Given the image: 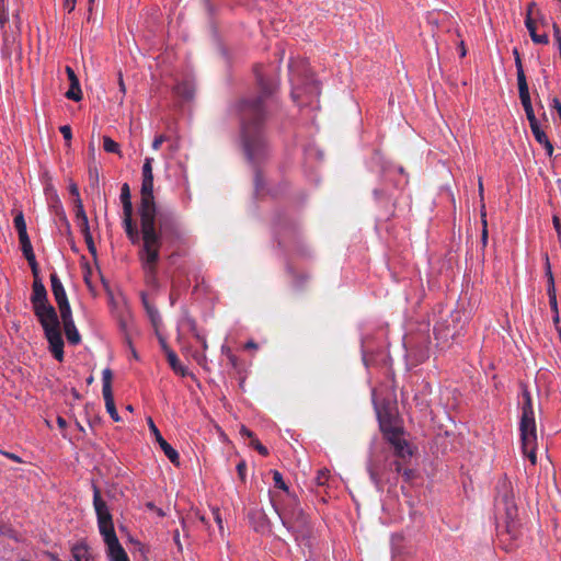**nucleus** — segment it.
<instances>
[{
    "label": "nucleus",
    "mask_w": 561,
    "mask_h": 561,
    "mask_svg": "<svg viewBox=\"0 0 561 561\" xmlns=\"http://www.w3.org/2000/svg\"><path fill=\"white\" fill-rule=\"evenodd\" d=\"M93 506L96 514L98 526L107 548L111 561H129L128 556L115 534L113 517L106 502L101 496L100 489L93 484Z\"/></svg>",
    "instance_id": "obj_4"
},
{
    "label": "nucleus",
    "mask_w": 561,
    "mask_h": 561,
    "mask_svg": "<svg viewBox=\"0 0 561 561\" xmlns=\"http://www.w3.org/2000/svg\"><path fill=\"white\" fill-rule=\"evenodd\" d=\"M59 310L60 324H66L73 321L72 311L69 301L57 304Z\"/></svg>",
    "instance_id": "obj_32"
},
{
    "label": "nucleus",
    "mask_w": 561,
    "mask_h": 561,
    "mask_svg": "<svg viewBox=\"0 0 561 561\" xmlns=\"http://www.w3.org/2000/svg\"><path fill=\"white\" fill-rule=\"evenodd\" d=\"M257 93L243 98L238 103L241 123V144L244 156L253 167L254 194L256 197L268 193L261 165L267 161L271 152L265 131V122L277 106L276 91L278 81L262 72V67L254 68Z\"/></svg>",
    "instance_id": "obj_1"
},
{
    "label": "nucleus",
    "mask_w": 561,
    "mask_h": 561,
    "mask_svg": "<svg viewBox=\"0 0 561 561\" xmlns=\"http://www.w3.org/2000/svg\"><path fill=\"white\" fill-rule=\"evenodd\" d=\"M165 141V137L163 135L157 136L152 141V148L158 150L160 146Z\"/></svg>",
    "instance_id": "obj_53"
},
{
    "label": "nucleus",
    "mask_w": 561,
    "mask_h": 561,
    "mask_svg": "<svg viewBox=\"0 0 561 561\" xmlns=\"http://www.w3.org/2000/svg\"><path fill=\"white\" fill-rule=\"evenodd\" d=\"M147 424L154 436L156 442L159 444L160 448L163 450L167 458L175 466L180 465V456L179 453L162 437L160 431L156 426L152 417H147Z\"/></svg>",
    "instance_id": "obj_16"
},
{
    "label": "nucleus",
    "mask_w": 561,
    "mask_h": 561,
    "mask_svg": "<svg viewBox=\"0 0 561 561\" xmlns=\"http://www.w3.org/2000/svg\"><path fill=\"white\" fill-rule=\"evenodd\" d=\"M553 107L558 111L559 116H561V103L558 99H553Z\"/></svg>",
    "instance_id": "obj_64"
},
{
    "label": "nucleus",
    "mask_w": 561,
    "mask_h": 561,
    "mask_svg": "<svg viewBox=\"0 0 561 561\" xmlns=\"http://www.w3.org/2000/svg\"><path fill=\"white\" fill-rule=\"evenodd\" d=\"M59 130L64 136L65 140L69 142L72 138L71 127L69 125H62L60 126Z\"/></svg>",
    "instance_id": "obj_50"
},
{
    "label": "nucleus",
    "mask_w": 561,
    "mask_h": 561,
    "mask_svg": "<svg viewBox=\"0 0 561 561\" xmlns=\"http://www.w3.org/2000/svg\"><path fill=\"white\" fill-rule=\"evenodd\" d=\"M541 145H543V147H545V149H546V151H547V154H548L549 157H551V156H552V153H553V146H552V144L550 142V140H549V139H547L546 141L541 142Z\"/></svg>",
    "instance_id": "obj_57"
},
{
    "label": "nucleus",
    "mask_w": 561,
    "mask_h": 561,
    "mask_svg": "<svg viewBox=\"0 0 561 561\" xmlns=\"http://www.w3.org/2000/svg\"><path fill=\"white\" fill-rule=\"evenodd\" d=\"M213 515H214V519L218 524L219 528L222 529V519H221L219 510L213 508Z\"/></svg>",
    "instance_id": "obj_56"
},
{
    "label": "nucleus",
    "mask_w": 561,
    "mask_h": 561,
    "mask_svg": "<svg viewBox=\"0 0 561 561\" xmlns=\"http://www.w3.org/2000/svg\"><path fill=\"white\" fill-rule=\"evenodd\" d=\"M495 510L499 534H506L511 539H517L520 533V524L517 518L518 508L512 494L511 485L506 481H502L497 485Z\"/></svg>",
    "instance_id": "obj_5"
},
{
    "label": "nucleus",
    "mask_w": 561,
    "mask_h": 561,
    "mask_svg": "<svg viewBox=\"0 0 561 561\" xmlns=\"http://www.w3.org/2000/svg\"><path fill=\"white\" fill-rule=\"evenodd\" d=\"M139 249H150L160 254V249L165 243L175 247L185 242V230L178 216L170 210H159L148 215V220L140 219Z\"/></svg>",
    "instance_id": "obj_2"
},
{
    "label": "nucleus",
    "mask_w": 561,
    "mask_h": 561,
    "mask_svg": "<svg viewBox=\"0 0 561 561\" xmlns=\"http://www.w3.org/2000/svg\"><path fill=\"white\" fill-rule=\"evenodd\" d=\"M14 227L18 231L19 238L28 236L26 230V222L22 211H19L14 217Z\"/></svg>",
    "instance_id": "obj_34"
},
{
    "label": "nucleus",
    "mask_w": 561,
    "mask_h": 561,
    "mask_svg": "<svg viewBox=\"0 0 561 561\" xmlns=\"http://www.w3.org/2000/svg\"><path fill=\"white\" fill-rule=\"evenodd\" d=\"M248 517L256 531H263L270 526V519L263 510L252 508Z\"/></svg>",
    "instance_id": "obj_22"
},
{
    "label": "nucleus",
    "mask_w": 561,
    "mask_h": 561,
    "mask_svg": "<svg viewBox=\"0 0 561 561\" xmlns=\"http://www.w3.org/2000/svg\"><path fill=\"white\" fill-rule=\"evenodd\" d=\"M75 207H76V216H77L78 220L87 217V214H85L83 205H82V201L80 198L75 199Z\"/></svg>",
    "instance_id": "obj_43"
},
{
    "label": "nucleus",
    "mask_w": 561,
    "mask_h": 561,
    "mask_svg": "<svg viewBox=\"0 0 561 561\" xmlns=\"http://www.w3.org/2000/svg\"><path fill=\"white\" fill-rule=\"evenodd\" d=\"M103 147L106 152L117 153L121 156L119 145L114 141L111 137H103Z\"/></svg>",
    "instance_id": "obj_36"
},
{
    "label": "nucleus",
    "mask_w": 561,
    "mask_h": 561,
    "mask_svg": "<svg viewBox=\"0 0 561 561\" xmlns=\"http://www.w3.org/2000/svg\"><path fill=\"white\" fill-rule=\"evenodd\" d=\"M9 21V13L7 9H0V25L3 27Z\"/></svg>",
    "instance_id": "obj_54"
},
{
    "label": "nucleus",
    "mask_w": 561,
    "mask_h": 561,
    "mask_svg": "<svg viewBox=\"0 0 561 561\" xmlns=\"http://www.w3.org/2000/svg\"><path fill=\"white\" fill-rule=\"evenodd\" d=\"M121 202L123 205V226L126 232L127 238L133 244H138L140 242V233L139 228L137 227L136 221L133 218V203L130 188L127 183H124L121 188Z\"/></svg>",
    "instance_id": "obj_10"
},
{
    "label": "nucleus",
    "mask_w": 561,
    "mask_h": 561,
    "mask_svg": "<svg viewBox=\"0 0 561 561\" xmlns=\"http://www.w3.org/2000/svg\"><path fill=\"white\" fill-rule=\"evenodd\" d=\"M482 225H483V229H482V233H481V243H482V249H484L488 244V224H486V219H485V214H482Z\"/></svg>",
    "instance_id": "obj_45"
},
{
    "label": "nucleus",
    "mask_w": 561,
    "mask_h": 561,
    "mask_svg": "<svg viewBox=\"0 0 561 561\" xmlns=\"http://www.w3.org/2000/svg\"><path fill=\"white\" fill-rule=\"evenodd\" d=\"M142 304L147 311V314L151 321V323L157 327L160 322V314L157 308H154L152 305L149 304L147 297L145 294H142Z\"/></svg>",
    "instance_id": "obj_33"
},
{
    "label": "nucleus",
    "mask_w": 561,
    "mask_h": 561,
    "mask_svg": "<svg viewBox=\"0 0 561 561\" xmlns=\"http://www.w3.org/2000/svg\"><path fill=\"white\" fill-rule=\"evenodd\" d=\"M69 191H70V194H71L72 196H75L76 198H80V197H79V188H78V186H77V184H76V183H71V184H70Z\"/></svg>",
    "instance_id": "obj_60"
},
{
    "label": "nucleus",
    "mask_w": 561,
    "mask_h": 561,
    "mask_svg": "<svg viewBox=\"0 0 561 561\" xmlns=\"http://www.w3.org/2000/svg\"><path fill=\"white\" fill-rule=\"evenodd\" d=\"M547 276H548V296H549V305L552 311L557 312L558 310V302H557V295H556V287H554V279L553 275L550 268V263L547 260Z\"/></svg>",
    "instance_id": "obj_25"
},
{
    "label": "nucleus",
    "mask_w": 561,
    "mask_h": 561,
    "mask_svg": "<svg viewBox=\"0 0 561 561\" xmlns=\"http://www.w3.org/2000/svg\"><path fill=\"white\" fill-rule=\"evenodd\" d=\"M50 284L56 304L69 301L64 285L56 273L50 274Z\"/></svg>",
    "instance_id": "obj_24"
},
{
    "label": "nucleus",
    "mask_w": 561,
    "mask_h": 561,
    "mask_svg": "<svg viewBox=\"0 0 561 561\" xmlns=\"http://www.w3.org/2000/svg\"><path fill=\"white\" fill-rule=\"evenodd\" d=\"M379 427L385 438L393 435L403 434V428L396 424L394 416L389 412L378 411Z\"/></svg>",
    "instance_id": "obj_18"
},
{
    "label": "nucleus",
    "mask_w": 561,
    "mask_h": 561,
    "mask_svg": "<svg viewBox=\"0 0 561 561\" xmlns=\"http://www.w3.org/2000/svg\"><path fill=\"white\" fill-rule=\"evenodd\" d=\"M515 65H516V69H517V82L527 80L524 69H523L520 56H517V59H515Z\"/></svg>",
    "instance_id": "obj_44"
},
{
    "label": "nucleus",
    "mask_w": 561,
    "mask_h": 561,
    "mask_svg": "<svg viewBox=\"0 0 561 561\" xmlns=\"http://www.w3.org/2000/svg\"><path fill=\"white\" fill-rule=\"evenodd\" d=\"M57 424L61 430L67 427V421L62 416H57Z\"/></svg>",
    "instance_id": "obj_62"
},
{
    "label": "nucleus",
    "mask_w": 561,
    "mask_h": 561,
    "mask_svg": "<svg viewBox=\"0 0 561 561\" xmlns=\"http://www.w3.org/2000/svg\"><path fill=\"white\" fill-rule=\"evenodd\" d=\"M152 161V158H146L145 163L142 165V179L153 180Z\"/></svg>",
    "instance_id": "obj_37"
},
{
    "label": "nucleus",
    "mask_w": 561,
    "mask_h": 561,
    "mask_svg": "<svg viewBox=\"0 0 561 561\" xmlns=\"http://www.w3.org/2000/svg\"><path fill=\"white\" fill-rule=\"evenodd\" d=\"M389 462L390 460L387 456L374 455L367 461L369 478L378 491H382L386 484L390 486L398 484L400 473L394 471V466H392V470H389Z\"/></svg>",
    "instance_id": "obj_9"
},
{
    "label": "nucleus",
    "mask_w": 561,
    "mask_h": 561,
    "mask_svg": "<svg viewBox=\"0 0 561 561\" xmlns=\"http://www.w3.org/2000/svg\"><path fill=\"white\" fill-rule=\"evenodd\" d=\"M66 73H67L70 87L65 95L67 99L78 102L82 99V91L80 88L79 79H78L75 70L69 66L66 67Z\"/></svg>",
    "instance_id": "obj_20"
},
{
    "label": "nucleus",
    "mask_w": 561,
    "mask_h": 561,
    "mask_svg": "<svg viewBox=\"0 0 561 561\" xmlns=\"http://www.w3.org/2000/svg\"><path fill=\"white\" fill-rule=\"evenodd\" d=\"M250 445L262 456H267L268 450L265 446L261 444V442L257 438H253V440L250 442Z\"/></svg>",
    "instance_id": "obj_42"
},
{
    "label": "nucleus",
    "mask_w": 561,
    "mask_h": 561,
    "mask_svg": "<svg viewBox=\"0 0 561 561\" xmlns=\"http://www.w3.org/2000/svg\"><path fill=\"white\" fill-rule=\"evenodd\" d=\"M19 241H20V244H21L22 253H23L24 257L26 259V261H27V263H28V265H30V267L32 270V273L33 274L39 273L38 264L36 262L35 254H34V251H33V247H32V243H31V240H30L28 236L19 238Z\"/></svg>",
    "instance_id": "obj_21"
},
{
    "label": "nucleus",
    "mask_w": 561,
    "mask_h": 561,
    "mask_svg": "<svg viewBox=\"0 0 561 561\" xmlns=\"http://www.w3.org/2000/svg\"><path fill=\"white\" fill-rule=\"evenodd\" d=\"M525 25L534 43L543 45L549 43L548 36L546 34L539 35V33L536 32L535 21L529 15L526 16Z\"/></svg>",
    "instance_id": "obj_28"
},
{
    "label": "nucleus",
    "mask_w": 561,
    "mask_h": 561,
    "mask_svg": "<svg viewBox=\"0 0 561 561\" xmlns=\"http://www.w3.org/2000/svg\"><path fill=\"white\" fill-rule=\"evenodd\" d=\"M525 113L530 126L538 124L533 106L525 108Z\"/></svg>",
    "instance_id": "obj_48"
},
{
    "label": "nucleus",
    "mask_w": 561,
    "mask_h": 561,
    "mask_svg": "<svg viewBox=\"0 0 561 561\" xmlns=\"http://www.w3.org/2000/svg\"><path fill=\"white\" fill-rule=\"evenodd\" d=\"M174 93L183 101H190L194 95V87L188 81H182L174 87Z\"/></svg>",
    "instance_id": "obj_29"
},
{
    "label": "nucleus",
    "mask_w": 561,
    "mask_h": 561,
    "mask_svg": "<svg viewBox=\"0 0 561 561\" xmlns=\"http://www.w3.org/2000/svg\"><path fill=\"white\" fill-rule=\"evenodd\" d=\"M33 276H34V282H33V286H32L31 302H32L33 309H35L39 306L49 304V301H48L47 290H46L44 284L42 283L41 278L38 276V273L33 274Z\"/></svg>",
    "instance_id": "obj_19"
},
{
    "label": "nucleus",
    "mask_w": 561,
    "mask_h": 561,
    "mask_svg": "<svg viewBox=\"0 0 561 561\" xmlns=\"http://www.w3.org/2000/svg\"><path fill=\"white\" fill-rule=\"evenodd\" d=\"M65 7L67 8L68 12H72L76 7V0H66Z\"/></svg>",
    "instance_id": "obj_61"
},
{
    "label": "nucleus",
    "mask_w": 561,
    "mask_h": 561,
    "mask_svg": "<svg viewBox=\"0 0 561 561\" xmlns=\"http://www.w3.org/2000/svg\"><path fill=\"white\" fill-rule=\"evenodd\" d=\"M286 272L291 277V286L295 290L300 291L305 289L309 280L308 274L296 271L289 262L286 264Z\"/></svg>",
    "instance_id": "obj_23"
},
{
    "label": "nucleus",
    "mask_w": 561,
    "mask_h": 561,
    "mask_svg": "<svg viewBox=\"0 0 561 561\" xmlns=\"http://www.w3.org/2000/svg\"><path fill=\"white\" fill-rule=\"evenodd\" d=\"M71 554L75 561H91L93 558L88 545L84 542L75 545L71 548Z\"/></svg>",
    "instance_id": "obj_26"
},
{
    "label": "nucleus",
    "mask_w": 561,
    "mask_h": 561,
    "mask_svg": "<svg viewBox=\"0 0 561 561\" xmlns=\"http://www.w3.org/2000/svg\"><path fill=\"white\" fill-rule=\"evenodd\" d=\"M270 499L283 526L295 536L296 540H305L311 536V523L295 494L288 493L282 507L276 503L275 494L272 492H270Z\"/></svg>",
    "instance_id": "obj_3"
},
{
    "label": "nucleus",
    "mask_w": 561,
    "mask_h": 561,
    "mask_svg": "<svg viewBox=\"0 0 561 561\" xmlns=\"http://www.w3.org/2000/svg\"><path fill=\"white\" fill-rule=\"evenodd\" d=\"M329 479V471L328 470H320L318 472V476L316 477V482L318 485H324Z\"/></svg>",
    "instance_id": "obj_46"
},
{
    "label": "nucleus",
    "mask_w": 561,
    "mask_h": 561,
    "mask_svg": "<svg viewBox=\"0 0 561 561\" xmlns=\"http://www.w3.org/2000/svg\"><path fill=\"white\" fill-rule=\"evenodd\" d=\"M112 379H113L112 370L110 368H105L102 373V382H103L102 392H103V398L105 400L106 411L108 412V414L111 415V417L114 422H119L121 416L118 415V412L116 410L113 391H112Z\"/></svg>",
    "instance_id": "obj_15"
},
{
    "label": "nucleus",
    "mask_w": 561,
    "mask_h": 561,
    "mask_svg": "<svg viewBox=\"0 0 561 561\" xmlns=\"http://www.w3.org/2000/svg\"><path fill=\"white\" fill-rule=\"evenodd\" d=\"M522 396V417L519 423L522 449L531 465H536L537 433L531 396L527 388L523 389Z\"/></svg>",
    "instance_id": "obj_6"
},
{
    "label": "nucleus",
    "mask_w": 561,
    "mask_h": 561,
    "mask_svg": "<svg viewBox=\"0 0 561 561\" xmlns=\"http://www.w3.org/2000/svg\"><path fill=\"white\" fill-rule=\"evenodd\" d=\"M171 283H172V291H171L170 298H171V304L173 305L174 304V291L180 287V284L175 279H172Z\"/></svg>",
    "instance_id": "obj_59"
},
{
    "label": "nucleus",
    "mask_w": 561,
    "mask_h": 561,
    "mask_svg": "<svg viewBox=\"0 0 561 561\" xmlns=\"http://www.w3.org/2000/svg\"><path fill=\"white\" fill-rule=\"evenodd\" d=\"M67 341L71 345H78L81 342V335L79 334L75 321L62 324Z\"/></svg>",
    "instance_id": "obj_30"
},
{
    "label": "nucleus",
    "mask_w": 561,
    "mask_h": 561,
    "mask_svg": "<svg viewBox=\"0 0 561 561\" xmlns=\"http://www.w3.org/2000/svg\"><path fill=\"white\" fill-rule=\"evenodd\" d=\"M273 231L277 244L280 249H296L301 255L307 251L302 245L299 227L297 222L288 217L285 211L277 210L273 218Z\"/></svg>",
    "instance_id": "obj_8"
},
{
    "label": "nucleus",
    "mask_w": 561,
    "mask_h": 561,
    "mask_svg": "<svg viewBox=\"0 0 561 561\" xmlns=\"http://www.w3.org/2000/svg\"><path fill=\"white\" fill-rule=\"evenodd\" d=\"M83 238H84V241L87 243L89 252L91 253V255L95 256L96 255V247L94 244V241H93L91 232L84 233Z\"/></svg>",
    "instance_id": "obj_41"
},
{
    "label": "nucleus",
    "mask_w": 561,
    "mask_h": 561,
    "mask_svg": "<svg viewBox=\"0 0 561 561\" xmlns=\"http://www.w3.org/2000/svg\"><path fill=\"white\" fill-rule=\"evenodd\" d=\"M374 196H375V199L379 203H382L385 205L392 203V205H394V202H392L393 201L392 194H390L389 192H387L383 188H375Z\"/></svg>",
    "instance_id": "obj_35"
},
{
    "label": "nucleus",
    "mask_w": 561,
    "mask_h": 561,
    "mask_svg": "<svg viewBox=\"0 0 561 561\" xmlns=\"http://www.w3.org/2000/svg\"><path fill=\"white\" fill-rule=\"evenodd\" d=\"M47 342H48V348L50 353L53 354L54 358L58 362L64 360V339L61 329L60 330H47L46 333H44Z\"/></svg>",
    "instance_id": "obj_17"
},
{
    "label": "nucleus",
    "mask_w": 561,
    "mask_h": 561,
    "mask_svg": "<svg viewBox=\"0 0 561 561\" xmlns=\"http://www.w3.org/2000/svg\"><path fill=\"white\" fill-rule=\"evenodd\" d=\"M273 480H274V485L275 488H278L280 490H284L287 492V494L289 493L288 491V486L287 484L285 483L284 479H283V476L280 472H278L277 470H274L273 471Z\"/></svg>",
    "instance_id": "obj_38"
},
{
    "label": "nucleus",
    "mask_w": 561,
    "mask_h": 561,
    "mask_svg": "<svg viewBox=\"0 0 561 561\" xmlns=\"http://www.w3.org/2000/svg\"><path fill=\"white\" fill-rule=\"evenodd\" d=\"M400 474L405 482H411L416 477V471L414 469L405 468V466H402Z\"/></svg>",
    "instance_id": "obj_40"
},
{
    "label": "nucleus",
    "mask_w": 561,
    "mask_h": 561,
    "mask_svg": "<svg viewBox=\"0 0 561 561\" xmlns=\"http://www.w3.org/2000/svg\"><path fill=\"white\" fill-rule=\"evenodd\" d=\"M89 178H90V182H91V185L94 187V186H98L99 184V173H98V169L96 168H89Z\"/></svg>",
    "instance_id": "obj_47"
},
{
    "label": "nucleus",
    "mask_w": 561,
    "mask_h": 561,
    "mask_svg": "<svg viewBox=\"0 0 561 561\" xmlns=\"http://www.w3.org/2000/svg\"><path fill=\"white\" fill-rule=\"evenodd\" d=\"M552 221H553V227H554L556 231L558 232V234L560 237L561 236V224H560L559 217L558 216H553Z\"/></svg>",
    "instance_id": "obj_58"
},
{
    "label": "nucleus",
    "mask_w": 561,
    "mask_h": 561,
    "mask_svg": "<svg viewBox=\"0 0 561 561\" xmlns=\"http://www.w3.org/2000/svg\"><path fill=\"white\" fill-rule=\"evenodd\" d=\"M245 471H247V465L245 462L242 460L240 461L238 465H237V472H238V476L240 478V480L242 482L245 481Z\"/></svg>",
    "instance_id": "obj_49"
},
{
    "label": "nucleus",
    "mask_w": 561,
    "mask_h": 561,
    "mask_svg": "<svg viewBox=\"0 0 561 561\" xmlns=\"http://www.w3.org/2000/svg\"><path fill=\"white\" fill-rule=\"evenodd\" d=\"M78 222L82 234L90 232L88 217L79 219Z\"/></svg>",
    "instance_id": "obj_52"
},
{
    "label": "nucleus",
    "mask_w": 561,
    "mask_h": 561,
    "mask_svg": "<svg viewBox=\"0 0 561 561\" xmlns=\"http://www.w3.org/2000/svg\"><path fill=\"white\" fill-rule=\"evenodd\" d=\"M289 72L294 101L302 99L304 95L311 100L320 94V83L314 79L306 61L290 62Z\"/></svg>",
    "instance_id": "obj_7"
},
{
    "label": "nucleus",
    "mask_w": 561,
    "mask_h": 561,
    "mask_svg": "<svg viewBox=\"0 0 561 561\" xmlns=\"http://www.w3.org/2000/svg\"><path fill=\"white\" fill-rule=\"evenodd\" d=\"M386 440L390 444L393 449V455L396 459L390 460L389 470H392V466H394V471L400 473L402 470V466H407L413 456V449L410 444L402 438V434L393 435Z\"/></svg>",
    "instance_id": "obj_11"
},
{
    "label": "nucleus",
    "mask_w": 561,
    "mask_h": 561,
    "mask_svg": "<svg viewBox=\"0 0 561 561\" xmlns=\"http://www.w3.org/2000/svg\"><path fill=\"white\" fill-rule=\"evenodd\" d=\"M535 139L541 144L548 139L546 133L540 128L539 123L530 126Z\"/></svg>",
    "instance_id": "obj_39"
},
{
    "label": "nucleus",
    "mask_w": 561,
    "mask_h": 561,
    "mask_svg": "<svg viewBox=\"0 0 561 561\" xmlns=\"http://www.w3.org/2000/svg\"><path fill=\"white\" fill-rule=\"evenodd\" d=\"M552 28H553L554 38L559 46V50L561 51V30L557 23H553Z\"/></svg>",
    "instance_id": "obj_51"
},
{
    "label": "nucleus",
    "mask_w": 561,
    "mask_h": 561,
    "mask_svg": "<svg viewBox=\"0 0 561 561\" xmlns=\"http://www.w3.org/2000/svg\"><path fill=\"white\" fill-rule=\"evenodd\" d=\"M185 322L187 323V325H188L190 330H191L192 332H194V331H195V329H196V322H195V320H193V319H191V318H186Z\"/></svg>",
    "instance_id": "obj_63"
},
{
    "label": "nucleus",
    "mask_w": 561,
    "mask_h": 561,
    "mask_svg": "<svg viewBox=\"0 0 561 561\" xmlns=\"http://www.w3.org/2000/svg\"><path fill=\"white\" fill-rule=\"evenodd\" d=\"M35 317L41 323L44 333L47 330H60V320L55 307L49 302L33 309Z\"/></svg>",
    "instance_id": "obj_13"
},
{
    "label": "nucleus",
    "mask_w": 561,
    "mask_h": 561,
    "mask_svg": "<svg viewBox=\"0 0 561 561\" xmlns=\"http://www.w3.org/2000/svg\"><path fill=\"white\" fill-rule=\"evenodd\" d=\"M167 359H168V363L170 365V367L172 368V370L182 376V377H185L188 375V370L186 367H184L179 358H178V355L172 351V350H168V353H167Z\"/></svg>",
    "instance_id": "obj_27"
},
{
    "label": "nucleus",
    "mask_w": 561,
    "mask_h": 561,
    "mask_svg": "<svg viewBox=\"0 0 561 561\" xmlns=\"http://www.w3.org/2000/svg\"><path fill=\"white\" fill-rule=\"evenodd\" d=\"M138 257L141 263L147 284L152 287H158V263L160 260V254L146 248L138 250Z\"/></svg>",
    "instance_id": "obj_12"
},
{
    "label": "nucleus",
    "mask_w": 561,
    "mask_h": 561,
    "mask_svg": "<svg viewBox=\"0 0 561 561\" xmlns=\"http://www.w3.org/2000/svg\"><path fill=\"white\" fill-rule=\"evenodd\" d=\"M157 205L153 196V180L142 179L141 202L138 208L140 219L148 220V215L157 211Z\"/></svg>",
    "instance_id": "obj_14"
},
{
    "label": "nucleus",
    "mask_w": 561,
    "mask_h": 561,
    "mask_svg": "<svg viewBox=\"0 0 561 561\" xmlns=\"http://www.w3.org/2000/svg\"><path fill=\"white\" fill-rule=\"evenodd\" d=\"M240 434L243 436V437H247V438H250L251 440H253V438H256L254 433L250 430H248L245 426H242L241 430H240Z\"/></svg>",
    "instance_id": "obj_55"
},
{
    "label": "nucleus",
    "mask_w": 561,
    "mask_h": 561,
    "mask_svg": "<svg viewBox=\"0 0 561 561\" xmlns=\"http://www.w3.org/2000/svg\"><path fill=\"white\" fill-rule=\"evenodd\" d=\"M517 87H518V92H519V99H520L524 110L533 106L527 80L518 81Z\"/></svg>",
    "instance_id": "obj_31"
}]
</instances>
